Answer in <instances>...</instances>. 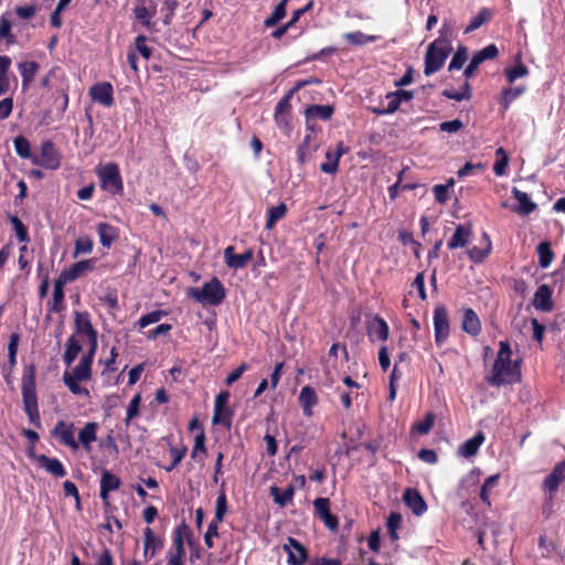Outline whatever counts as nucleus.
Here are the masks:
<instances>
[{
    "label": "nucleus",
    "instance_id": "obj_20",
    "mask_svg": "<svg viewBox=\"0 0 565 565\" xmlns=\"http://www.w3.org/2000/svg\"><path fill=\"white\" fill-rule=\"evenodd\" d=\"M36 460L40 463V466L52 476L56 478H63L66 476V470L57 458H51L45 455H39L36 457Z\"/></svg>",
    "mask_w": 565,
    "mask_h": 565
},
{
    "label": "nucleus",
    "instance_id": "obj_36",
    "mask_svg": "<svg viewBox=\"0 0 565 565\" xmlns=\"http://www.w3.org/2000/svg\"><path fill=\"white\" fill-rule=\"evenodd\" d=\"M11 65V58L6 55H0V96L6 94L10 88V81L8 71Z\"/></svg>",
    "mask_w": 565,
    "mask_h": 565
},
{
    "label": "nucleus",
    "instance_id": "obj_52",
    "mask_svg": "<svg viewBox=\"0 0 565 565\" xmlns=\"http://www.w3.org/2000/svg\"><path fill=\"white\" fill-rule=\"evenodd\" d=\"M226 512H227V499H226L225 492L222 490L216 499L215 516H214L213 521L221 523L223 521Z\"/></svg>",
    "mask_w": 565,
    "mask_h": 565
},
{
    "label": "nucleus",
    "instance_id": "obj_29",
    "mask_svg": "<svg viewBox=\"0 0 565 565\" xmlns=\"http://www.w3.org/2000/svg\"><path fill=\"white\" fill-rule=\"evenodd\" d=\"M97 428L96 423H87L78 434V444L81 443L87 451L92 449V444L97 439Z\"/></svg>",
    "mask_w": 565,
    "mask_h": 565
},
{
    "label": "nucleus",
    "instance_id": "obj_24",
    "mask_svg": "<svg viewBox=\"0 0 565 565\" xmlns=\"http://www.w3.org/2000/svg\"><path fill=\"white\" fill-rule=\"evenodd\" d=\"M404 501L416 515H422L427 509L423 497L416 490L407 489L404 493Z\"/></svg>",
    "mask_w": 565,
    "mask_h": 565
},
{
    "label": "nucleus",
    "instance_id": "obj_14",
    "mask_svg": "<svg viewBox=\"0 0 565 565\" xmlns=\"http://www.w3.org/2000/svg\"><path fill=\"white\" fill-rule=\"evenodd\" d=\"M284 550L288 554L287 563L289 565H303L307 559L306 548L294 537H288V542L284 545Z\"/></svg>",
    "mask_w": 565,
    "mask_h": 565
},
{
    "label": "nucleus",
    "instance_id": "obj_54",
    "mask_svg": "<svg viewBox=\"0 0 565 565\" xmlns=\"http://www.w3.org/2000/svg\"><path fill=\"white\" fill-rule=\"evenodd\" d=\"M467 61V49L465 46H460L457 52L454 54L450 64L448 66L449 71L460 70L465 65Z\"/></svg>",
    "mask_w": 565,
    "mask_h": 565
},
{
    "label": "nucleus",
    "instance_id": "obj_38",
    "mask_svg": "<svg viewBox=\"0 0 565 565\" xmlns=\"http://www.w3.org/2000/svg\"><path fill=\"white\" fill-rule=\"evenodd\" d=\"M65 281H63L61 278L57 279L54 284L53 289V298L50 303V310L58 312L63 309L64 303V291H63V285Z\"/></svg>",
    "mask_w": 565,
    "mask_h": 565
},
{
    "label": "nucleus",
    "instance_id": "obj_30",
    "mask_svg": "<svg viewBox=\"0 0 565 565\" xmlns=\"http://www.w3.org/2000/svg\"><path fill=\"white\" fill-rule=\"evenodd\" d=\"M525 90L526 87L524 85L504 88L499 97V103L502 106L503 110H508L511 103L521 95H523Z\"/></svg>",
    "mask_w": 565,
    "mask_h": 565
},
{
    "label": "nucleus",
    "instance_id": "obj_18",
    "mask_svg": "<svg viewBox=\"0 0 565 565\" xmlns=\"http://www.w3.org/2000/svg\"><path fill=\"white\" fill-rule=\"evenodd\" d=\"M299 403L302 407L303 415L311 417L313 414L312 408L318 404V395L313 387L306 385L299 393Z\"/></svg>",
    "mask_w": 565,
    "mask_h": 565
},
{
    "label": "nucleus",
    "instance_id": "obj_15",
    "mask_svg": "<svg viewBox=\"0 0 565 565\" xmlns=\"http://www.w3.org/2000/svg\"><path fill=\"white\" fill-rule=\"evenodd\" d=\"M254 253L247 249L243 254L236 255L233 246H227L224 249L225 264L232 269H239L247 265L253 259Z\"/></svg>",
    "mask_w": 565,
    "mask_h": 565
},
{
    "label": "nucleus",
    "instance_id": "obj_37",
    "mask_svg": "<svg viewBox=\"0 0 565 565\" xmlns=\"http://www.w3.org/2000/svg\"><path fill=\"white\" fill-rule=\"evenodd\" d=\"M492 17V12L491 10L487 9V8H482L477 15H475L469 24L466 26L463 33L465 34H468L470 32H473L476 31L477 29H479L481 25H483L486 22H488Z\"/></svg>",
    "mask_w": 565,
    "mask_h": 565
},
{
    "label": "nucleus",
    "instance_id": "obj_13",
    "mask_svg": "<svg viewBox=\"0 0 565 565\" xmlns=\"http://www.w3.org/2000/svg\"><path fill=\"white\" fill-rule=\"evenodd\" d=\"M22 398L24 408L39 406L35 390V377L32 370L22 379Z\"/></svg>",
    "mask_w": 565,
    "mask_h": 565
},
{
    "label": "nucleus",
    "instance_id": "obj_49",
    "mask_svg": "<svg viewBox=\"0 0 565 565\" xmlns=\"http://www.w3.org/2000/svg\"><path fill=\"white\" fill-rule=\"evenodd\" d=\"M310 140H311V136L307 135L303 138L301 145L297 149V157H298V161L300 164L306 163V161L309 159L312 151L315 150V148L310 147Z\"/></svg>",
    "mask_w": 565,
    "mask_h": 565
},
{
    "label": "nucleus",
    "instance_id": "obj_42",
    "mask_svg": "<svg viewBox=\"0 0 565 565\" xmlns=\"http://www.w3.org/2000/svg\"><path fill=\"white\" fill-rule=\"evenodd\" d=\"M539 264L542 268H547L554 258L551 245L547 242H543L537 246Z\"/></svg>",
    "mask_w": 565,
    "mask_h": 565
},
{
    "label": "nucleus",
    "instance_id": "obj_44",
    "mask_svg": "<svg viewBox=\"0 0 565 565\" xmlns=\"http://www.w3.org/2000/svg\"><path fill=\"white\" fill-rule=\"evenodd\" d=\"M343 38L353 45H364L366 43H372L377 40L376 35H366L361 31L349 32L343 35Z\"/></svg>",
    "mask_w": 565,
    "mask_h": 565
},
{
    "label": "nucleus",
    "instance_id": "obj_25",
    "mask_svg": "<svg viewBox=\"0 0 565 565\" xmlns=\"http://www.w3.org/2000/svg\"><path fill=\"white\" fill-rule=\"evenodd\" d=\"M470 237H471L470 227L459 224L456 227L455 233L451 236V238L449 239V242L447 243V245L450 249L465 247L469 243Z\"/></svg>",
    "mask_w": 565,
    "mask_h": 565
},
{
    "label": "nucleus",
    "instance_id": "obj_34",
    "mask_svg": "<svg viewBox=\"0 0 565 565\" xmlns=\"http://www.w3.org/2000/svg\"><path fill=\"white\" fill-rule=\"evenodd\" d=\"M333 114V107L330 105H312L306 109L307 121L310 119H322L328 120Z\"/></svg>",
    "mask_w": 565,
    "mask_h": 565
},
{
    "label": "nucleus",
    "instance_id": "obj_43",
    "mask_svg": "<svg viewBox=\"0 0 565 565\" xmlns=\"http://www.w3.org/2000/svg\"><path fill=\"white\" fill-rule=\"evenodd\" d=\"M454 34L455 22L451 19H445L439 30V38L436 41H440L444 45H450Z\"/></svg>",
    "mask_w": 565,
    "mask_h": 565
},
{
    "label": "nucleus",
    "instance_id": "obj_9",
    "mask_svg": "<svg viewBox=\"0 0 565 565\" xmlns=\"http://www.w3.org/2000/svg\"><path fill=\"white\" fill-rule=\"evenodd\" d=\"M230 398V393L224 391L216 395L214 403V415H213V424H221L223 426H231V416L232 413L226 407V404Z\"/></svg>",
    "mask_w": 565,
    "mask_h": 565
},
{
    "label": "nucleus",
    "instance_id": "obj_1",
    "mask_svg": "<svg viewBox=\"0 0 565 565\" xmlns=\"http://www.w3.org/2000/svg\"><path fill=\"white\" fill-rule=\"evenodd\" d=\"M511 354L512 351L509 343L501 341L491 373L487 376L490 385L499 387L504 384H513L520 380L519 366L512 362Z\"/></svg>",
    "mask_w": 565,
    "mask_h": 565
},
{
    "label": "nucleus",
    "instance_id": "obj_21",
    "mask_svg": "<svg viewBox=\"0 0 565 565\" xmlns=\"http://www.w3.org/2000/svg\"><path fill=\"white\" fill-rule=\"evenodd\" d=\"M513 196L516 199L519 204L514 207H512V211L520 214V215H529L531 214L535 209L536 204L531 201L527 193L513 188L512 190Z\"/></svg>",
    "mask_w": 565,
    "mask_h": 565
},
{
    "label": "nucleus",
    "instance_id": "obj_61",
    "mask_svg": "<svg viewBox=\"0 0 565 565\" xmlns=\"http://www.w3.org/2000/svg\"><path fill=\"white\" fill-rule=\"evenodd\" d=\"M140 402H141L140 394H136L131 398V401H130V403L128 405V408H127V416H126V419H125V423H126L127 426L129 425L130 420L139 414Z\"/></svg>",
    "mask_w": 565,
    "mask_h": 565
},
{
    "label": "nucleus",
    "instance_id": "obj_16",
    "mask_svg": "<svg viewBox=\"0 0 565 565\" xmlns=\"http://www.w3.org/2000/svg\"><path fill=\"white\" fill-rule=\"evenodd\" d=\"M289 108V97L282 98L275 108V121L285 134H289L291 129Z\"/></svg>",
    "mask_w": 565,
    "mask_h": 565
},
{
    "label": "nucleus",
    "instance_id": "obj_60",
    "mask_svg": "<svg viewBox=\"0 0 565 565\" xmlns=\"http://www.w3.org/2000/svg\"><path fill=\"white\" fill-rule=\"evenodd\" d=\"M402 524V515L395 512H392L387 518V530L393 540H397L396 531L399 529Z\"/></svg>",
    "mask_w": 565,
    "mask_h": 565
},
{
    "label": "nucleus",
    "instance_id": "obj_35",
    "mask_svg": "<svg viewBox=\"0 0 565 565\" xmlns=\"http://www.w3.org/2000/svg\"><path fill=\"white\" fill-rule=\"evenodd\" d=\"M39 64L36 62H23L19 64V71L22 77L23 87H28L33 82L36 72L39 71Z\"/></svg>",
    "mask_w": 565,
    "mask_h": 565
},
{
    "label": "nucleus",
    "instance_id": "obj_26",
    "mask_svg": "<svg viewBox=\"0 0 565 565\" xmlns=\"http://www.w3.org/2000/svg\"><path fill=\"white\" fill-rule=\"evenodd\" d=\"M484 441L482 431H478L472 438L466 440L458 449V454L465 458L475 456Z\"/></svg>",
    "mask_w": 565,
    "mask_h": 565
},
{
    "label": "nucleus",
    "instance_id": "obj_5",
    "mask_svg": "<svg viewBox=\"0 0 565 565\" xmlns=\"http://www.w3.org/2000/svg\"><path fill=\"white\" fill-rule=\"evenodd\" d=\"M97 175L100 180L102 188L113 194L120 193L124 190V184L119 168L116 163H106L97 168Z\"/></svg>",
    "mask_w": 565,
    "mask_h": 565
},
{
    "label": "nucleus",
    "instance_id": "obj_57",
    "mask_svg": "<svg viewBox=\"0 0 565 565\" xmlns=\"http://www.w3.org/2000/svg\"><path fill=\"white\" fill-rule=\"evenodd\" d=\"M12 24L10 20L2 15L0 18V39H4L8 43H14V36L11 33Z\"/></svg>",
    "mask_w": 565,
    "mask_h": 565
},
{
    "label": "nucleus",
    "instance_id": "obj_32",
    "mask_svg": "<svg viewBox=\"0 0 565 565\" xmlns=\"http://www.w3.org/2000/svg\"><path fill=\"white\" fill-rule=\"evenodd\" d=\"M462 329L471 335H477L481 331V322L472 309L465 310Z\"/></svg>",
    "mask_w": 565,
    "mask_h": 565
},
{
    "label": "nucleus",
    "instance_id": "obj_47",
    "mask_svg": "<svg viewBox=\"0 0 565 565\" xmlns=\"http://www.w3.org/2000/svg\"><path fill=\"white\" fill-rule=\"evenodd\" d=\"M286 4L287 3L279 2L275 7V9L271 12V14L268 18H266V20L264 21L265 26H267V28L274 26L280 20H282L285 18V15H286Z\"/></svg>",
    "mask_w": 565,
    "mask_h": 565
},
{
    "label": "nucleus",
    "instance_id": "obj_59",
    "mask_svg": "<svg viewBox=\"0 0 565 565\" xmlns=\"http://www.w3.org/2000/svg\"><path fill=\"white\" fill-rule=\"evenodd\" d=\"M164 315H166V312L162 310H154L147 315H143L139 319L138 323H139L140 328H146L150 324H153V323H157L158 321H160Z\"/></svg>",
    "mask_w": 565,
    "mask_h": 565
},
{
    "label": "nucleus",
    "instance_id": "obj_51",
    "mask_svg": "<svg viewBox=\"0 0 565 565\" xmlns=\"http://www.w3.org/2000/svg\"><path fill=\"white\" fill-rule=\"evenodd\" d=\"M529 74V68L519 63L518 65L513 66V67H509L505 70V77H507V81L512 84L514 83L516 79L521 78V77H524Z\"/></svg>",
    "mask_w": 565,
    "mask_h": 565
},
{
    "label": "nucleus",
    "instance_id": "obj_23",
    "mask_svg": "<svg viewBox=\"0 0 565 565\" xmlns=\"http://www.w3.org/2000/svg\"><path fill=\"white\" fill-rule=\"evenodd\" d=\"M94 260L85 259L75 263L68 270H64L61 275L63 281H72L77 279L83 273L93 270Z\"/></svg>",
    "mask_w": 565,
    "mask_h": 565
},
{
    "label": "nucleus",
    "instance_id": "obj_27",
    "mask_svg": "<svg viewBox=\"0 0 565 565\" xmlns=\"http://www.w3.org/2000/svg\"><path fill=\"white\" fill-rule=\"evenodd\" d=\"M74 316L76 333L85 335L87 338L93 337L94 334L97 333L90 322V317L88 312L76 311Z\"/></svg>",
    "mask_w": 565,
    "mask_h": 565
},
{
    "label": "nucleus",
    "instance_id": "obj_46",
    "mask_svg": "<svg viewBox=\"0 0 565 565\" xmlns=\"http://www.w3.org/2000/svg\"><path fill=\"white\" fill-rule=\"evenodd\" d=\"M145 554L151 550V556H153L157 551L161 547L160 540L156 536L153 531L150 527L145 530Z\"/></svg>",
    "mask_w": 565,
    "mask_h": 565
},
{
    "label": "nucleus",
    "instance_id": "obj_31",
    "mask_svg": "<svg viewBox=\"0 0 565 565\" xmlns=\"http://www.w3.org/2000/svg\"><path fill=\"white\" fill-rule=\"evenodd\" d=\"M295 494L294 486H288L286 489L281 490L277 486L270 487V495L274 499V502L279 507L284 508L289 502H291Z\"/></svg>",
    "mask_w": 565,
    "mask_h": 565
},
{
    "label": "nucleus",
    "instance_id": "obj_12",
    "mask_svg": "<svg viewBox=\"0 0 565 565\" xmlns=\"http://www.w3.org/2000/svg\"><path fill=\"white\" fill-rule=\"evenodd\" d=\"M366 332L370 339L386 341L390 333V328L386 321L380 316L375 315L366 322Z\"/></svg>",
    "mask_w": 565,
    "mask_h": 565
},
{
    "label": "nucleus",
    "instance_id": "obj_33",
    "mask_svg": "<svg viewBox=\"0 0 565 565\" xmlns=\"http://www.w3.org/2000/svg\"><path fill=\"white\" fill-rule=\"evenodd\" d=\"M82 351V345L79 344L78 340L71 335L65 344V351L63 354V361L67 366H71L73 362L76 360L77 355Z\"/></svg>",
    "mask_w": 565,
    "mask_h": 565
},
{
    "label": "nucleus",
    "instance_id": "obj_48",
    "mask_svg": "<svg viewBox=\"0 0 565 565\" xmlns=\"http://www.w3.org/2000/svg\"><path fill=\"white\" fill-rule=\"evenodd\" d=\"M444 96H446L447 98L457 100V102H460V100H463V99H469L471 97L470 85L466 81L465 84L462 85V87L459 90L446 89L444 92Z\"/></svg>",
    "mask_w": 565,
    "mask_h": 565
},
{
    "label": "nucleus",
    "instance_id": "obj_10",
    "mask_svg": "<svg viewBox=\"0 0 565 565\" xmlns=\"http://www.w3.org/2000/svg\"><path fill=\"white\" fill-rule=\"evenodd\" d=\"M89 96L92 99L104 107H111L114 105V88L108 82H100L89 88Z\"/></svg>",
    "mask_w": 565,
    "mask_h": 565
},
{
    "label": "nucleus",
    "instance_id": "obj_8",
    "mask_svg": "<svg viewBox=\"0 0 565 565\" xmlns=\"http://www.w3.org/2000/svg\"><path fill=\"white\" fill-rule=\"evenodd\" d=\"M52 435L64 446L70 447L73 451L79 448L78 441L75 439L74 425L64 420H58Z\"/></svg>",
    "mask_w": 565,
    "mask_h": 565
},
{
    "label": "nucleus",
    "instance_id": "obj_40",
    "mask_svg": "<svg viewBox=\"0 0 565 565\" xmlns=\"http://www.w3.org/2000/svg\"><path fill=\"white\" fill-rule=\"evenodd\" d=\"M286 212H287V206L285 203H280L276 206H271L268 210L266 228L271 230L275 226L276 222H278L286 215Z\"/></svg>",
    "mask_w": 565,
    "mask_h": 565
},
{
    "label": "nucleus",
    "instance_id": "obj_53",
    "mask_svg": "<svg viewBox=\"0 0 565 565\" xmlns=\"http://www.w3.org/2000/svg\"><path fill=\"white\" fill-rule=\"evenodd\" d=\"M93 246L94 243L90 237H78L75 242V250L73 256L77 257L79 254H89L93 250Z\"/></svg>",
    "mask_w": 565,
    "mask_h": 565
},
{
    "label": "nucleus",
    "instance_id": "obj_6",
    "mask_svg": "<svg viewBox=\"0 0 565 565\" xmlns=\"http://www.w3.org/2000/svg\"><path fill=\"white\" fill-rule=\"evenodd\" d=\"M32 163L50 170H56L61 164V157L52 141H44L38 156L32 158Z\"/></svg>",
    "mask_w": 565,
    "mask_h": 565
},
{
    "label": "nucleus",
    "instance_id": "obj_19",
    "mask_svg": "<svg viewBox=\"0 0 565 565\" xmlns=\"http://www.w3.org/2000/svg\"><path fill=\"white\" fill-rule=\"evenodd\" d=\"M565 480V461L557 463L552 472L545 478L543 487L554 493L558 486Z\"/></svg>",
    "mask_w": 565,
    "mask_h": 565
},
{
    "label": "nucleus",
    "instance_id": "obj_62",
    "mask_svg": "<svg viewBox=\"0 0 565 565\" xmlns=\"http://www.w3.org/2000/svg\"><path fill=\"white\" fill-rule=\"evenodd\" d=\"M11 223L14 227L15 235H17V238L19 239V242H28L29 241L28 230L24 226V224L21 222V220L17 216H12Z\"/></svg>",
    "mask_w": 565,
    "mask_h": 565
},
{
    "label": "nucleus",
    "instance_id": "obj_11",
    "mask_svg": "<svg viewBox=\"0 0 565 565\" xmlns=\"http://www.w3.org/2000/svg\"><path fill=\"white\" fill-rule=\"evenodd\" d=\"M185 548L180 529L174 532L173 542L167 552L168 565H184Z\"/></svg>",
    "mask_w": 565,
    "mask_h": 565
},
{
    "label": "nucleus",
    "instance_id": "obj_7",
    "mask_svg": "<svg viewBox=\"0 0 565 565\" xmlns=\"http://www.w3.org/2000/svg\"><path fill=\"white\" fill-rule=\"evenodd\" d=\"M434 331L435 342L441 347L449 337V318L447 309L444 306H438L434 310Z\"/></svg>",
    "mask_w": 565,
    "mask_h": 565
},
{
    "label": "nucleus",
    "instance_id": "obj_56",
    "mask_svg": "<svg viewBox=\"0 0 565 565\" xmlns=\"http://www.w3.org/2000/svg\"><path fill=\"white\" fill-rule=\"evenodd\" d=\"M454 185V180L450 179L447 184H436L433 188V192L435 194V200L438 203H445L448 201V189Z\"/></svg>",
    "mask_w": 565,
    "mask_h": 565
},
{
    "label": "nucleus",
    "instance_id": "obj_64",
    "mask_svg": "<svg viewBox=\"0 0 565 565\" xmlns=\"http://www.w3.org/2000/svg\"><path fill=\"white\" fill-rule=\"evenodd\" d=\"M94 565H115L111 552L108 548H103L100 552L94 554Z\"/></svg>",
    "mask_w": 565,
    "mask_h": 565
},
{
    "label": "nucleus",
    "instance_id": "obj_55",
    "mask_svg": "<svg viewBox=\"0 0 565 565\" xmlns=\"http://www.w3.org/2000/svg\"><path fill=\"white\" fill-rule=\"evenodd\" d=\"M385 99L387 100V105L384 109H375L374 111L379 115H387V114H393L395 113L401 103L399 100L397 99V97L395 96V94L393 92L391 93H387L385 95Z\"/></svg>",
    "mask_w": 565,
    "mask_h": 565
},
{
    "label": "nucleus",
    "instance_id": "obj_39",
    "mask_svg": "<svg viewBox=\"0 0 565 565\" xmlns=\"http://www.w3.org/2000/svg\"><path fill=\"white\" fill-rule=\"evenodd\" d=\"M499 479H500V475L499 473L489 476L484 480V482H483V484H482V487L480 489V499L487 505L491 504V502H490V492H491L492 489H494L498 486Z\"/></svg>",
    "mask_w": 565,
    "mask_h": 565
},
{
    "label": "nucleus",
    "instance_id": "obj_50",
    "mask_svg": "<svg viewBox=\"0 0 565 565\" xmlns=\"http://www.w3.org/2000/svg\"><path fill=\"white\" fill-rule=\"evenodd\" d=\"M484 238L487 239V247L486 248H479V247H472L468 250V255L470 259L475 263H479L483 260L491 250V242L489 239V236L484 234Z\"/></svg>",
    "mask_w": 565,
    "mask_h": 565
},
{
    "label": "nucleus",
    "instance_id": "obj_17",
    "mask_svg": "<svg viewBox=\"0 0 565 565\" xmlns=\"http://www.w3.org/2000/svg\"><path fill=\"white\" fill-rule=\"evenodd\" d=\"M533 306L536 310L547 312L553 309L552 289L547 285H541L533 297Z\"/></svg>",
    "mask_w": 565,
    "mask_h": 565
},
{
    "label": "nucleus",
    "instance_id": "obj_63",
    "mask_svg": "<svg viewBox=\"0 0 565 565\" xmlns=\"http://www.w3.org/2000/svg\"><path fill=\"white\" fill-rule=\"evenodd\" d=\"M147 38L145 35H138L135 40L136 50L140 53V55L145 60H149L151 57L152 51L146 44Z\"/></svg>",
    "mask_w": 565,
    "mask_h": 565
},
{
    "label": "nucleus",
    "instance_id": "obj_22",
    "mask_svg": "<svg viewBox=\"0 0 565 565\" xmlns=\"http://www.w3.org/2000/svg\"><path fill=\"white\" fill-rule=\"evenodd\" d=\"M120 479L108 470H105L100 479V498L108 503V494L120 487Z\"/></svg>",
    "mask_w": 565,
    "mask_h": 565
},
{
    "label": "nucleus",
    "instance_id": "obj_28",
    "mask_svg": "<svg viewBox=\"0 0 565 565\" xmlns=\"http://www.w3.org/2000/svg\"><path fill=\"white\" fill-rule=\"evenodd\" d=\"M96 228L100 244L109 248L118 236V230L108 223H98Z\"/></svg>",
    "mask_w": 565,
    "mask_h": 565
},
{
    "label": "nucleus",
    "instance_id": "obj_45",
    "mask_svg": "<svg viewBox=\"0 0 565 565\" xmlns=\"http://www.w3.org/2000/svg\"><path fill=\"white\" fill-rule=\"evenodd\" d=\"M13 145H14L15 152L20 158L32 160L33 157L31 156V146H30L29 140L25 137H23V136L15 137L13 139Z\"/></svg>",
    "mask_w": 565,
    "mask_h": 565
},
{
    "label": "nucleus",
    "instance_id": "obj_2",
    "mask_svg": "<svg viewBox=\"0 0 565 565\" xmlns=\"http://www.w3.org/2000/svg\"><path fill=\"white\" fill-rule=\"evenodd\" d=\"M92 362L81 358L79 363L75 367L63 373V383L72 394L89 396V391L81 386L79 383L87 382L92 379Z\"/></svg>",
    "mask_w": 565,
    "mask_h": 565
},
{
    "label": "nucleus",
    "instance_id": "obj_4",
    "mask_svg": "<svg viewBox=\"0 0 565 565\" xmlns=\"http://www.w3.org/2000/svg\"><path fill=\"white\" fill-rule=\"evenodd\" d=\"M450 51L451 46L444 45L440 41L430 43L425 54V75L430 76L438 72L445 64Z\"/></svg>",
    "mask_w": 565,
    "mask_h": 565
},
{
    "label": "nucleus",
    "instance_id": "obj_41",
    "mask_svg": "<svg viewBox=\"0 0 565 565\" xmlns=\"http://www.w3.org/2000/svg\"><path fill=\"white\" fill-rule=\"evenodd\" d=\"M326 159L327 161L320 166L321 171L329 174H335L339 168L340 153H333V151L328 150Z\"/></svg>",
    "mask_w": 565,
    "mask_h": 565
},
{
    "label": "nucleus",
    "instance_id": "obj_3",
    "mask_svg": "<svg viewBox=\"0 0 565 565\" xmlns=\"http://www.w3.org/2000/svg\"><path fill=\"white\" fill-rule=\"evenodd\" d=\"M188 295L202 305L217 306L225 298V289L217 278H213L202 288H190Z\"/></svg>",
    "mask_w": 565,
    "mask_h": 565
},
{
    "label": "nucleus",
    "instance_id": "obj_58",
    "mask_svg": "<svg viewBox=\"0 0 565 565\" xmlns=\"http://www.w3.org/2000/svg\"><path fill=\"white\" fill-rule=\"evenodd\" d=\"M435 423V416L433 413L426 414L425 418L418 423L415 424L414 428L415 430L420 435L428 434Z\"/></svg>",
    "mask_w": 565,
    "mask_h": 565
}]
</instances>
